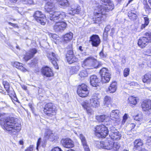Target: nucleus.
Returning a JSON list of instances; mask_svg holds the SVG:
<instances>
[{"label":"nucleus","mask_w":151,"mask_h":151,"mask_svg":"<svg viewBox=\"0 0 151 151\" xmlns=\"http://www.w3.org/2000/svg\"><path fill=\"white\" fill-rule=\"evenodd\" d=\"M14 117L7 118L5 115L0 114V124H4L3 128L13 134H15L21 129L20 124L17 123Z\"/></svg>","instance_id":"obj_1"},{"label":"nucleus","mask_w":151,"mask_h":151,"mask_svg":"<svg viewBox=\"0 0 151 151\" xmlns=\"http://www.w3.org/2000/svg\"><path fill=\"white\" fill-rule=\"evenodd\" d=\"M107 4L101 5L96 7L94 10V17L93 21L95 23H99L104 19L103 16L106 12L112 10L114 9V5L110 0H101Z\"/></svg>","instance_id":"obj_2"},{"label":"nucleus","mask_w":151,"mask_h":151,"mask_svg":"<svg viewBox=\"0 0 151 151\" xmlns=\"http://www.w3.org/2000/svg\"><path fill=\"white\" fill-rule=\"evenodd\" d=\"M98 147L107 150H110L111 151H117L120 147V145L117 142H113L110 138L104 141L98 142Z\"/></svg>","instance_id":"obj_3"},{"label":"nucleus","mask_w":151,"mask_h":151,"mask_svg":"<svg viewBox=\"0 0 151 151\" xmlns=\"http://www.w3.org/2000/svg\"><path fill=\"white\" fill-rule=\"evenodd\" d=\"M101 65L102 64L101 62L98 61L93 57L91 56L86 58L82 63V67L88 69L97 68Z\"/></svg>","instance_id":"obj_4"},{"label":"nucleus","mask_w":151,"mask_h":151,"mask_svg":"<svg viewBox=\"0 0 151 151\" xmlns=\"http://www.w3.org/2000/svg\"><path fill=\"white\" fill-rule=\"evenodd\" d=\"M94 130L96 136L101 138L105 137L108 134L109 131L107 128L103 125L97 126L94 128Z\"/></svg>","instance_id":"obj_5"},{"label":"nucleus","mask_w":151,"mask_h":151,"mask_svg":"<svg viewBox=\"0 0 151 151\" xmlns=\"http://www.w3.org/2000/svg\"><path fill=\"white\" fill-rule=\"evenodd\" d=\"M49 16L50 20L56 22H60L63 20L66 16L65 13L62 12H54L50 13Z\"/></svg>","instance_id":"obj_6"},{"label":"nucleus","mask_w":151,"mask_h":151,"mask_svg":"<svg viewBox=\"0 0 151 151\" xmlns=\"http://www.w3.org/2000/svg\"><path fill=\"white\" fill-rule=\"evenodd\" d=\"M56 108L52 103L46 104L44 109V112L45 114L49 117H52L56 114Z\"/></svg>","instance_id":"obj_7"},{"label":"nucleus","mask_w":151,"mask_h":151,"mask_svg":"<svg viewBox=\"0 0 151 151\" xmlns=\"http://www.w3.org/2000/svg\"><path fill=\"white\" fill-rule=\"evenodd\" d=\"M101 81L103 83H107L109 82L111 78V74L110 70L107 68H103L100 71Z\"/></svg>","instance_id":"obj_8"},{"label":"nucleus","mask_w":151,"mask_h":151,"mask_svg":"<svg viewBox=\"0 0 151 151\" xmlns=\"http://www.w3.org/2000/svg\"><path fill=\"white\" fill-rule=\"evenodd\" d=\"M33 17L38 22L42 25H45V24L46 17L41 12L39 11L35 12L33 14Z\"/></svg>","instance_id":"obj_9"},{"label":"nucleus","mask_w":151,"mask_h":151,"mask_svg":"<svg viewBox=\"0 0 151 151\" xmlns=\"http://www.w3.org/2000/svg\"><path fill=\"white\" fill-rule=\"evenodd\" d=\"M108 134L110 139L113 140H117L121 137V134L114 127L111 126L109 129Z\"/></svg>","instance_id":"obj_10"},{"label":"nucleus","mask_w":151,"mask_h":151,"mask_svg":"<svg viewBox=\"0 0 151 151\" xmlns=\"http://www.w3.org/2000/svg\"><path fill=\"white\" fill-rule=\"evenodd\" d=\"M77 93L81 97H86L89 93L87 86L84 84L79 86L78 88Z\"/></svg>","instance_id":"obj_11"},{"label":"nucleus","mask_w":151,"mask_h":151,"mask_svg":"<svg viewBox=\"0 0 151 151\" xmlns=\"http://www.w3.org/2000/svg\"><path fill=\"white\" fill-rule=\"evenodd\" d=\"M47 57L55 68L58 69V66L57 62L58 59V55L53 52H50L47 53Z\"/></svg>","instance_id":"obj_12"},{"label":"nucleus","mask_w":151,"mask_h":151,"mask_svg":"<svg viewBox=\"0 0 151 151\" xmlns=\"http://www.w3.org/2000/svg\"><path fill=\"white\" fill-rule=\"evenodd\" d=\"M66 23L64 22H59L56 23L54 26V29L56 32L63 31L66 28Z\"/></svg>","instance_id":"obj_13"},{"label":"nucleus","mask_w":151,"mask_h":151,"mask_svg":"<svg viewBox=\"0 0 151 151\" xmlns=\"http://www.w3.org/2000/svg\"><path fill=\"white\" fill-rule=\"evenodd\" d=\"M90 41L93 47H98L101 43V40L99 36L96 35H93L90 37Z\"/></svg>","instance_id":"obj_14"},{"label":"nucleus","mask_w":151,"mask_h":151,"mask_svg":"<svg viewBox=\"0 0 151 151\" xmlns=\"http://www.w3.org/2000/svg\"><path fill=\"white\" fill-rule=\"evenodd\" d=\"M61 143L63 146L66 148H72L74 145L73 141L69 138L62 139L61 140Z\"/></svg>","instance_id":"obj_15"},{"label":"nucleus","mask_w":151,"mask_h":151,"mask_svg":"<svg viewBox=\"0 0 151 151\" xmlns=\"http://www.w3.org/2000/svg\"><path fill=\"white\" fill-rule=\"evenodd\" d=\"M141 106L143 111L148 112L151 109V101L148 100L143 101L141 104Z\"/></svg>","instance_id":"obj_16"},{"label":"nucleus","mask_w":151,"mask_h":151,"mask_svg":"<svg viewBox=\"0 0 151 151\" xmlns=\"http://www.w3.org/2000/svg\"><path fill=\"white\" fill-rule=\"evenodd\" d=\"M41 72L43 75L47 77H51L53 76L52 69L47 66L43 67L42 69Z\"/></svg>","instance_id":"obj_17"},{"label":"nucleus","mask_w":151,"mask_h":151,"mask_svg":"<svg viewBox=\"0 0 151 151\" xmlns=\"http://www.w3.org/2000/svg\"><path fill=\"white\" fill-rule=\"evenodd\" d=\"M55 4L53 3L48 2L47 3L45 6V11L48 13L49 15L50 13L53 12L55 9Z\"/></svg>","instance_id":"obj_18"},{"label":"nucleus","mask_w":151,"mask_h":151,"mask_svg":"<svg viewBox=\"0 0 151 151\" xmlns=\"http://www.w3.org/2000/svg\"><path fill=\"white\" fill-rule=\"evenodd\" d=\"M119 112L118 110H113L111 113L110 117L112 120L116 119V121H118L117 123L119 124L120 122V119H119Z\"/></svg>","instance_id":"obj_19"},{"label":"nucleus","mask_w":151,"mask_h":151,"mask_svg":"<svg viewBox=\"0 0 151 151\" xmlns=\"http://www.w3.org/2000/svg\"><path fill=\"white\" fill-rule=\"evenodd\" d=\"M147 39L146 37H143L140 38L138 42V45L142 48H144L148 44Z\"/></svg>","instance_id":"obj_20"},{"label":"nucleus","mask_w":151,"mask_h":151,"mask_svg":"<svg viewBox=\"0 0 151 151\" xmlns=\"http://www.w3.org/2000/svg\"><path fill=\"white\" fill-rule=\"evenodd\" d=\"M90 83L91 85L93 87H96L98 86V83L100 81L97 76L93 75L90 76Z\"/></svg>","instance_id":"obj_21"},{"label":"nucleus","mask_w":151,"mask_h":151,"mask_svg":"<svg viewBox=\"0 0 151 151\" xmlns=\"http://www.w3.org/2000/svg\"><path fill=\"white\" fill-rule=\"evenodd\" d=\"M45 137L47 139H50L51 141L55 139V136L50 129H46L45 133Z\"/></svg>","instance_id":"obj_22"},{"label":"nucleus","mask_w":151,"mask_h":151,"mask_svg":"<svg viewBox=\"0 0 151 151\" xmlns=\"http://www.w3.org/2000/svg\"><path fill=\"white\" fill-rule=\"evenodd\" d=\"M80 9V6L74 7L73 6H72L70 9L68 11V13L70 15H74L76 14H78L79 13Z\"/></svg>","instance_id":"obj_23"},{"label":"nucleus","mask_w":151,"mask_h":151,"mask_svg":"<svg viewBox=\"0 0 151 151\" xmlns=\"http://www.w3.org/2000/svg\"><path fill=\"white\" fill-rule=\"evenodd\" d=\"M117 88V82L115 81H113L109 87L108 91L110 93L115 92Z\"/></svg>","instance_id":"obj_24"},{"label":"nucleus","mask_w":151,"mask_h":151,"mask_svg":"<svg viewBox=\"0 0 151 151\" xmlns=\"http://www.w3.org/2000/svg\"><path fill=\"white\" fill-rule=\"evenodd\" d=\"M90 105L93 107H98L99 106V102L98 101V98L96 97L90 99Z\"/></svg>","instance_id":"obj_25"},{"label":"nucleus","mask_w":151,"mask_h":151,"mask_svg":"<svg viewBox=\"0 0 151 151\" xmlns=\"http://www.w3.org/2000/svg\"><path fill=\"white\" fill-rule=\"evenodd\" d=\"M73 34L72 32L67 33L63 37V41L64 43H67L72 40L73 37Z\"/></svg>","instance_id":"obj_26"},{"label":"nucleus","mask_w":151,"mask_h":151,"mask_svg":"<svg viewBox=\"0 0 151 151\" xmlns=\"http://www.w3.org/2000/svg\"><path fill=\"white\" fill-rule=\"evenodd\" d=\"M142 81L147 83H150L151 81V74L149 73L145 74L142 79Z\"/></svg>","instance_id":"obj_27"},{"label":"nucleus","mask_w":151,"mask_h":151,"mask_svg":"<svg viewBox=\"0 0 151 151\" xmlns=\"http://www.w3.org/2000/svg\"><path fill=\"white\" fill-rule=\"evenodd\" d=\"M23 64L18 62H15L13 63V66L23 71H26V69L23 66Z\"/></svg>","instance_id":"obj_28"},{"label":"nucleus","mask_w":151,"mask_h":151,"mask_svg":"<svg viewBox=\"0 0 151 151\" xmlns=\"http://www.w3.org/2000/svg\"><path fill=\"white\" fill-rule=\"evenodd\" d=\"M58 1L59 4L63 8L69 6V4L68 0H56Z\"/></svg>","instance_id":"obj_29"},{"label":"nucleus","mask_w":151,"mask_h":151,"mask_svg":"<svg viewBox=\"0 0 151 151\" xmlns=\"http://www.w3.org/2000/svg\"><path fill=\"white\" fill-rule=\"evenodd\" d=\"M136 12L131 11L128 13V16L129 18L132 20H134L137 19V15Z\"/></svg>","instance_id":"obj_30"},{"label":"nucleus","mask_w":151,"mask_h":151,"mask_svg":"<svg viewBox=\"0 0 151 151\" xmlns=\"http://www.w3.org/2000/svg\"><path fill=\"white\" fill-rule=\"evenodd\" d=\"M66 59L69 64H71L78 60V59L75 56H70L66 57Z\"/></svg>","instance_id":"obj_31"},{"label":"nucleus","mask_w":151,"mask_h":151,"mask_svg":"<svg viewBox=\"0 0 151 151\" xmlns=\"http://www.w3.org/2000/svg\"><path fill=\"white\" fill-rule=\"evenodd\" d=\"M142 141L140 139H136L134 142V148H138L143 145Z\"/></svg>","instance_id":"obj_32"},{"label":"nucleus","mask_w":151,"mask_h":151,"mask_svg":"<svg viewBox=\"0 0 151 151\" xmlns=\"http://www.w3.org/2000/svg\"><path fill=\"white\" fill-rule=\"evenodd\" d=\"M80 68L81 67L79 65L72 67L70 68V72L72 74L76 73L79 71Z\"/></svg>","instance_id":"obj_33"},{"label":"nucleus","mask_w":151,"mask_h":151,"mask_svg":"<svg viewBox=\"0 0 151 151\" xmlns=\"http://www.w3.org/2000/svg\"><path fill=\"white\" fill-rule=\"evenodd\" d=\"M128 99L129 103L131 104L135 105L137 103V99L136 97L131 96L129 97Z\"/></svg>","instance_id":"obj_34"},{"label":"nucleus","mask_w":151,"mask_h":151,"mask_svg":"<svg viewBox=\"0 0 151 151\" xmlns=\"http://www.w3.org/2000/svg\"><path fill=\"white\" fill-rule=\"evenodd\" d=\"M88 73L87 71L83 70L81 71L78 74L79 76L81 78V79H83L84 78L88 76Z\"/></svg>","instance_id":"obj_35"},{"label":"nucleus","mask_w":151,"mask_h":151,"mask_svg":"<svg viewBox=\"0 0 151 151\" xmlns=\"http://www.w3.org/2000/svg\"><path fill=\"white\" fill-rule=\"evenodd\" d=\"M69 48H68L69 50L66 54V57H70V56H75L73 54V51L72 50V45L70 44L68 46Z\"/></svg>","instance_id":"obj_36"},{"label":"nucleus","mask_w":151,"mask_h":151,"mask_svg":"<svg viewBox=\"0 0 151 151\" xmlns=\"http://www.w3.org/2000/svg\"><path fill=\"white\" fill-rule=\"evenodd\" d=\"M106 116L105 115L98 116L96 117V119L99 122H103L106 120Z\"/></svg>","instance_id":"obj_37"},{"label":"nucleus","mask_w":151,"mask_h":151,"mask_svg":"<svg viewBox=\"0 0 151 151\" xmlns=\"http://www.w3.org/2000/svg\"><path fill=\"white\" fill-rule=\"evenodd\" d=\"M79 137L81 141L82 145H84L87 144V141L85 137L82 134H80L79 135Z\"/></svg>","instance_id":"obj_38"},{"label":"nucleus","mask_w":151,"mask_h":151,"mask_svg":"<svg viewBox=\"0 0 151 151\" xmlns=\"http://www.w3.org/2000/svg\"><path fill=\"white\" fill-rule=\"evenodd\" d=\"M3 84L7 93H9V88H10V85L9 83L6 81H4L3 82Z\"/></svg>","instance_id":"obj_39"},{"label":"nucleus","mask_w":151,"mask_h":151,"mask_svg":"<svg viewBox=\"0 0 151 151\" xmlns=\"http://www.w3.org/2000/svg\"><path fill=\"white\" fill-rule=\"evenodd\" d=\"M111 98L107 96H106L104 99V103L105 105L109 104L110 102Z\"/></svg>","instance_id":"obj_40"},{"label":"nucleus","mask_w":151,"mask_h":151,"mask_svg":"<svg viewBox=\"0 0 151 151\" xmlns=\"http://www.w3.org/2000/svg\"><path fill=\"white\" fill-rule=\"evenodd\" d=\"M37 52V50L36 49L33 48L30 49L28 52L29 54L31 56L33 57L34 55Z\"/></svg>","instance_id":"obj_41"},{"label":"nucleus","mask_w":151,"mask_h":151,"mask_svg":"<svg viewBox=\"0 0 151 151\" xmlns=\"http://www.w3.org/2000/svg\"><path fill=\"white\" fill-rule=\"evenodd\" d=\"M144 35L147 39L148 42H151V32H146L145 33Z\"/></svg>","instance_id":"obj_42"},{"label":"nucleus","mask_w":151,"mask_h":151,"mask_svg":"<svg viewBox=\"0 0 151 151\" xmlns=\"http://www.w3.org/2000/svg\"><path fill=\"white\" fill-rule=\"evenodd\" d=\"M130 69L129 68H125L123 72L124 76L125 77L127 76L129 73Z\"/></svg>","instance_id":"obj_43"},{"label":"nucleus","mask_w":151,"mask_h":151,"mask_svg":"<svg viewBox=\"0 0 151 151\" xmlns=\"http://www.w3.org/2000/svg\"><path fill=\"white\" fill-rule=\"evenodd\" d=\"M142 119V116L141 114H139L136 116L134 118V120L137 121L141 120Z\"/></svg>","instance_id":"obj_44"},{"label":"nucleus","mask_w":151,"mask_h":151,"mask_svg":"<svg viewBox=\"0 0 151 151\" xmlns=\"http://www.w3.org/2000/svg\"><path fill=\"white\" fill-rule=\"evenodd\" d=\"M32 58V57L27 52L26 53V55L24 57V58L25 61H27Z\"/></svg>","instance_id":"obj_45"},{"label":"nucleus","mask_w":151,"mask_h":151,"mask_svg":"<svg viewBox=\"0 0 151 151\" xmlns=\"http://www.w3.org/2000/svg\"><path fill=\"white\" fill-rule=\"evenodd\" d=\"M128 118V115L127 114H125L123 117V119L122 122V125H124Z\"/></svg>","instance_id":"obj_46"},{"label":"nucleus","mask_w":151,"mask_h":151,"mask_svg":"<svg viewBox=\"0 0 151 151\" xmlns=\"http://www.w3.org/2000/svg\"><path fill=\"white\" fill-rule=\"evenodd\" d=\"M99 55L100 57L102 58H106V55L104 53L103 49L100 52Z\"/></svg>","instance_id":"obj_47"},{"label":"nucleus","mask_w":151,"mask_h":151,"mask_svg":"<svg viewBox=\"0 0 151 151\" xmlns=\"http://www.w3.org/2000/svg\"><path fill=\"white\" fill-rule=\"evenodd\" d=\"M86 110L87 113L89 115L92 114L93 113V111L92 110L89 108H86Z\"/></svg>","instance_id":"obj_48"},{"label":"nucleus","mask_w":151,"mask_h":151,"mask_svg":"<svg viewBox=\"0 0 151 151\" xmlns=\"http://www.w3.org/2000/svg\"><path fill=\"white\" fill-rule=\"evenodd\" d=\"M84 148L85 151H90V149L87 144L82 145Z\"/></svg>","instance_id":"obj_49"},{"label":"nucleus","mask_w":151,"mask_h":151,"mask_svg":"<svg viewBox=\"0 0 151 151\" xmlns=\"http://www.w3.org/2000/svg\"><path fill=\"white\" fill-rule=\"evenodd\" d=\"M144 19L145 21V23L146 25H147L148 24L149 21V19L147 17H144Z\"/></svg>","instance_id":"obj_50"},{"label":"nucleus","mask_w":151,"mask_h":151,"mask_svg":"<svg viewBox=\"0 0 151 151\" xmlns=\"http://www.w3.org/2000/svg\"><path fill=\"white\" fill-rule=\"evenodd\" d=\"M144 8L146 11H148L150 12L151 11V8L147 4H146L145 5Z\"/></svg>","instance_id":"obj_51"},{"label":"nucleus","mask_w":151,"mask_h":151,"mask_svg":"<svg viewBox=\"0 0 151 151\" xmlns=\"http://www.w3.org/2000/svg\"><path fill=\"white\" fill-rule=\"evenodd\" d=\"M51 151H63L61 149L58 147H56L53 148Z\"/></svg>","instance_id":"obj_52"},{"label":"nucleus","mask_w":151,"mask_h":151,"mask_svg":"<svg viewBox=\"0 0 151 151\" xmlns=\"http://www.w3.org/2000/svg\"><path fill=\"white\" fill-rule=\"evenodd\" d=\"M147 143L148 145H151V136L148 137L147 139Z\"/></svg>","instance_id":"obj_53"},{"label":"nucleus","mask_w":151,"mask_h":151,"mask_svg":"<svg viewBox=\"0 0 151 151\" xmlns=\"http://www.w3.org/2000/svg\"><path fill=\"white\" fill-rule=\"evenodd\" d=\"M33 146L30 145L25 150V151H33Z\"/></svg>","instance_id":"obj_54"},{"label":"nucleus","mask_w":151,"mask_h":151,"mask_svg":"<svg viewBox=\"0 0 151 151\" xmlns=\"http://www.w3.org/2000/svg\"><path fill=\"white\" fill-rule=\"evenodd\" d=\"M111 28V26L110 25L106 26L104 29V31L108 32Z\"/></svg>","instance_id":"obj_55"},{"label":"nucleus","mask_w":151,"mask_h":151,"mask_svg":"<svg viewBox=\"0 0 151 151\" xmlns=\"http://www.w3.org/2000/svg\"><path fill=\"white\" fill-rule=\"evenodd\" d=\"M41 138H39L38 139V141H37V144L36 149L37 150H38V147L40 145V143L41 142Z\"/></svg>","instance_id":"obj_56"},{"label":"nucleus","mask_w":151,"mask_h":151,"mask_svg":"<svg viewBox=\"0 0 151 151\" xmlns=\"http://www.w3.org/2000/svg\"><path fill=\"white\" fill-rule=\"evenodd\" d=\"M146 53L147 55L149 56H151V46L150 47L149 49L147 50Z\"/></svg>","instance_id":"obj_57"},{"label":"nucleus","mask_w":151,"mask_h":151,"mask_svg":"<svg viewBox=\"0 0 151 151\" xmlns=\"http://www.w3.org/2000/svg\"><path fill=\"white\" fill-rule=\"evenodd\" d=\"M22 88L25 91L27 90V87L26 86L24 85H21Z\"/></svg>","instance_id":"obj_58"},{"label":"nucleus","mask_w":151,"mask_h":151,"mask_svg":"<svg viewBox=\"0 0 151 151\" xmlns=\"http://www.w3.org/2000/svg\"><path fill=\"white\" fill-rule=\"evenodd\" d=\"M128 84H129L131 86H135L136 85H137V83H135L134 82H131L128 83Z\"/></svg>","instance_id":"obj_59"},{"label":"nucleus","mask_w":151,"mask_h":151,"mask_svg":"<svg viewBox=\"0 0 151 151\" xmlns=\"http://www.w3.org/2000/svg\"><path fill=\"white\" fill-rule=\"evenodd\" d=\"M37 63V61L36 60H32V62L31 63V64L32 65H35Z\"/></svg>","instance_id":"obj_60"},{"label":"nucleus","mask_w":151,"mask_h":151,"mask_svg":"<svg viewBox=\"0 0 151 151\" xmlns=\"http://www.w3.org/2000/svg\"><path fill=\"white\" fill-rule=\"evenodd\" d=\"M147 26V25H146L145 24H142L141 27V29H143Z\"/></svg>","instance_id":"obj_61"},{"label":"nucleus","mask_w":151,"mask_h":151,"mask_svg":"<svg viewBox=\"0 0 151 151\" xmlns=\"http://www.w3.org/2000/svg\"><path fill=\"white\" fill-rule=\"evenodd\" d=\"M107 33H108L107 32H105V31L104 32L103 35H104V37H107Z\"/></svg>","instance_id":"obj_62"},{"label":"nucleus","mask_w":151,"mask_h":151,"mask_svg":"<svg viewBox=\"0 0 151 151\" xmlns=\"http://www.w3.org/2000/svg\"><path fill=\"white\" fill-rule=\"evenodd\" d=\"M9 24L14 27H15L16 25V24H13V23H12L11 22H9Z\"/></svg>","instance_id":"obj_63"},{"label":"nucleus","mask_w":151,"mask_h":151,"mask_svg":"<svg viewBox=\"0 0 151 151\" xmlns=\"http://www.w3.org/2000/svg\"><path fill=\"white\" fill-rule=\"evenodd\" d=\"M130 127L132 128V129H133L135 126V124H130Z\"/></svg>","instance_id":"obj_64"}]
</instances>
